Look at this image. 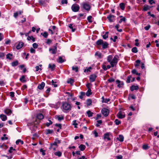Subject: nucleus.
I'll return each instance as SVG.
<instances>
[{"label": "nucleus", "instance_id": "nucleus-1", "mask_svg": "<svg viewBox=\"0 0 159 159\" xmlns=\"http://www.w3.org/2000/svg\"><path fill=\"white\" fill-rule=\"evenodd\" d=\"M118 58V56L117 55L115 56L113 58L112 55H109L107 57V61L110 62L111 66L113 67L117 64Z\"/></svg>", "mask_w": 159, "mask_h": 159}, {"label": "nucleus", "instance_id": "nucleus-2", "mask_svg": "<svg viewBox=\"0 0 159 159\" xmlns=\"http://www.w3.org/2000/svg\"><path fill=\"white\" fill-rule=\"evenodd\" d=\"M72 106L68 102L63 103L62 104V110L64 112H69L71 110Z\"/></svg>", "mask_w": 159, "mask_h": 159}, {"label": "nucleus", "instance_id": "nucleus-3", "mask_svg": "<svg viewBox=\"0 0 159 159\" xmlns=\"http://www.w3.org/2000/svg\"><path fill=\"white\" fill-rule=\"evenodd\" d=\"M96 44L98 45H102V47L103 49H105L107 48L108 44L106 42H104L102 39H99L96 42Z\"/></svg>", "mask_w": 159, "mask_h": 159}, {"label": "nucleus", "instance_id": "nucleus-4", "mask_svg": "<svg viewBox=\"0 0 159 159\" xmlns=\"http://www.w3.org/2000/svg\"><path fill=\"white\" fill-rule=\"evenodd\" d=\"M81 6L84 9L88 11H89L90 9L91 6L88 2H83L81 4Z\"/></svg>", "mask_w": 159, "mask_h": 159}, {"label": "nucleus", "instance_id": "nucleus-5", "mask_svg": "<svg viewBox=\"0 0 159 159\" xmlns=\"http://www.w3.org/2000/svg\"><path fill=\"white\" fill-rule=\"evenodd\" d=\"M80 6L79 5L77 4H73L71 7L72 11L74 12H77L80 9Z\"/></svg>", "mask_w": 159, "mask_h": 159}, {"label": "nucleus", "instance_id": "nucleus-6", "mask_svg": "<svg viewBox=\"0 0 159 159\" xmlns=\"http://www.w3.org/2000/svg\"><path fill=\"white\" fill-rule=\"evenodd\" d=\"M49 51L52 54H56L57 52V47L55 46L53 48H51L49 49Z\"/></svg>", "mask_w": 159, "mask_h": 159}, {"label": "nucleus", "instance_id": "nucleus-7", "mask_svg": "<svg viewBox=\"0 0 159 159\" xmlns=\"http://www.w3.org/2000/svg\"><path fill=\"white\" fill-rule=\"evenodd\" d=\"M102 114L105 116H107L109 114V110L105 108H103L101 111Z\"/></svg>", "mask_w": 159, "mask_h": 159}, {"label": "nucleus", "instance_id": "nucleus-8", "mask_svg": "<svg viewBox=\"0 0 159 159\" xmlns=\"http://www.w3.org/2000/svg\"><path fill=\"white\" fill-rule=\"evenodd\" d=\"M111 135V133L108 132L107 133L104 134V139H107V140L109 141L111 140V139L110 138V136Z\"/></svg>", "mask_w": 159, "mask_h": 159}, {"label": "nucleus", "instance_id": "nucleus-9", "mask_svg": "<svg viewBox=\"0 0 159 159\" xmlns=\"http://www.w3.org/2000/svg\"><path fill=\"white\" fill-rule=\"evenodd\" d=\"M115 16L113 15H110L107 16V18L109 21L110 22H114L115 20Z\"/></svg>", "mask_w": 159, "mask_h": 159}, {"label": "nucleus", "instance_id": "nucleus-10", "mask_svg": "<svg viewBox=\"0 0 159 159\" xmlns=\"http://www.w3.org/2000/svg\"><path fill=\"white\" fill-rule=\"evenodd\" d=\"M28 126H30V129L31 130H34L36 128V126L34 124V123H29L28 124Z\"/></svg>", "mask_w": 159, "mask_h": 159}, {"label": "nucleus", "instance_id": "nucleus-11", "mask_svg": "<svg viewBox=\"0 0 159 159\" xmlns=\"http://www.w3.org/2000/svg\"><path fill=\"white\" fill-rule=\"evenodd\" d=\"M117 116L119 118L122 119L125 117V115L122 113L121 111H120L117 114Z\"/></svg>", "mask_w": 159, "mask_h": 159}, {"label": "nucleus", "instance_id": "nucleus-12", "mask_svg": "<svg viewBox=\"0 0 159 159\" xmlns=\"http://www.w3.org/2000/svg\"><path fill=\"white\" fill-rule=\"evenodd\" d=\"M96 76L95 75H92L90 77V80L91 82H94L96 78Z\"/></svg>", "mask_w": 159, "mask_h": 159}, {"label": "nucleus", "instance_id": "nucleus-13", "mask_svg": "<svg viewBox=\"0 0 159 159\" xmlns=\"http://www.w3.org/2000/svg\"><path fill=\"white\" fill-rule=\"evenodd\" d=\"M116 83L118 84L117 86L120 88L122 87V86L124 85V83L123 82H121L120 81L117 80H116Z\"/></svg>", "mask_w": 159, "mask_h": 159}, {"label": "nucleus", "instance_id": "nucleus-14", "mask_svg": "<svg viewBox=\"0 0 159 159\" xmlns=\"http://www.w3.org/2000/svg\"><path fill=\"white\" fill-rule=\"evenodd\" d=\"M24 43L22 42H20L16 46V48L19 49L21 48L23 46Z\"/></svg>", "mask_w": 159, "mask_h": 159}, {"label": "nucleus", "instance_id": "nucleus-15", "mask_svg": "<svg viewBox=\"0 0 159 159\" xmlns=\"http://www.w3.org/2000/svg\"><path fill=\"white\" fill-rule=\"evenodd\" d=\"M45 86V83L43 82H42L40 84L38 85V88L39 89H42Z\"/></svg>", "mask_w": 159, "mask_h": 159}, {"label": "nucleus", "instance_id": "nucleus-16", "mask_svg": "<svg viewBox=\"0 0 159 159\" xmlns=\"http://www.w3.org/2000/svg\"><path fill=\"white\" fill-rule=\"evenodd\" d=\"M138 86L133 85L131 87L130 89L131 91H133L134 90H137L139 89Z\"/></svg>", "mask_w": 159, "mask_h": 159}, {"label": "nucleus", "instance_id": "nucleus-17", "mask_svg": "<svg viewBox=\"0 0 159 159\" xmlns=\"http://www.w3.org/2000/svg\"><path fill=\"white\" fill-rule=\"evenodd\" d=\"M55 65L54 64H49L48 67L51 69L52 71L54 70L55 68Z\"/></svg>", "mask_w": 159, "mask_h": 159}, {"label": "nucleus", "instance_id": "nucleus-18", "mask_svg": "<svg viewBox=\"0 0 159 159\" xmlns=\"http://www.w3.org/2000/svg\"><path fill=\"white\" fill-rule=\"evenodd\" d=\"M0 117L3 121H5L7 119V117L5 115L1 114L0 115Z\"/></svg>", "mask_w": 159, "mask_h": 159}, {"label": "nucleus", "instance_id": "nucleus-19", "mask_svg": "<svg viewBox=\"0 0 159 159\" xmlns=\"http://www.w3.org/2000/svg\"><path fill=\"white\" fill-rule=\"evenodd\" d=\"M116 139L120 142H122L124 141V137L121 135H120L119 136V137L116 138Z\"/></svg>", "mask_w": 159, "mask_h": 159}, {"label": "nucleus", "instance_id": "nucleus-20", "mask_svg": "<svg viewBox=\"0 0 159 159\" xmlns=\"http://www.w3.org/2000/svg\"><path fill=\"white\" fill-rule=\"evenodd\" d=\"M53 145H55V146H57V143L56 142V141H54V142L52 144H50V147L49 148L50 149H53V150H55V148H53Z\"/></svg>", "mask_w": 159, "mask_h": 159}, {"label": "nucleus", "instance_id": "nucleus-21", "mask_svg": "<svg viewBox=\"0 0 159 159\" xmlns=\"http://www.w3.org/2000/svg\"><path fill=\"white\" fill-rule=\"evenodd\" d=\"M79 147L81 151H83L85 148L86 147L83 144H81Z\"/></svg>", "mask_w": 159, "mask_h": 159}, {"label": "nucleus", "instance_id": "nucleus-22", "mask_svg": "<svg viewBox=\"0 0 159 159\" xmlns=\"http://www.w3.org/2000/svg\"><path fill=\"white\" fill-rule=\"evenodd\" d=\"M43 115L41 113L39 114L37 116V118L39 120L43 119Z\"/></svg>", "mask_w": 159, "mask_h": 159}, {"label": "nucleus", "instance_id": "nucleus-23", "mask_svg": "<svg viewBox=\"0 0 159 159\" xmlns=\"http://www.w3.org/2000/svg\"><path fill=\"white\" fill-rule=\"evenodd\" d=\"M91 90L90 89H89L87 91L86 93V95L87 96H89L92 94Z\"/></svg>", "mask_w": 159, "mask_h": 159}, {"label": "nucleus", "instance_id": "nucleus-24", "mask_svg": "<svg viewBox=\"0 0 159 159\" xmlns=\"http://www.w3.org/2000/svg\"><path fill=\"white\" fill-rule=\"evenodd\" d=\"M12 54L11 53H8L6 55V58L9 60H11L12 59Z\"/></svg>", "mask_w": 159, "mask_h": 159}, {"label": "nucleus", "instance_id": "nucleus-25", "mask_svg": "<svg viewBox=\"0 0 159 159\" xmlns=\"http://www.w3.org/2000/svg\"><path fill=\"white\" fill-rule=\"evenodd\" d=\"M27 39L28 40H32L33 42H34L35 41V39L34 38V37L33 36H29L27 37Z\"/></svg>", "mask_w": 159, "mask_h": 159}, {"label": "nucleus", "instance_id": "nucleus-26", "mask_svg": "<svg viewBox=\"0 0 159 159\" xmlns=\"http://www.w3.org/2000/svg\"><path fill=\"white\" fill-rule=\"evenodd\" d=\"M136 64H134V66L136 67H138L139 66V64L140 63L141 61L139 60H137L136 61Z\"/></svg>", "mask_w": 159, "mask_h": 159}, {"label": "nucleus", "instance_id": "nucleus-27", "mask_svg": "<svg viewBox=\"0 0 159 159\" xmlns=\"http://www.w3.org/2000/svg\"><path fill=\"white\" fill-rule=\"evenodd\" d=\"M87 113L88 114V116L89 117L92 116L93 114V112H91V111L89 110L87 111Z\"/></svg>", "mask_w": 159, "mask_h": 159}, {"label": "nucleus", "instance_id": "nucleus-28", "mask_svg": "<svg viewBox=\"0 0 159 159\" xmlns=\"http://www.w3.org/2000/svg\"><path fill=\"white\" fill-rule=\"evenodd\" d=\"M132 73L133 74H136L137 75H140V73H139L137 72V71L135 69H134L132 71Z\"/></svg>", "mask_w": 159, "mask_h": 159}, {"label": "nucleus", "instance_id": "nucleus-29", "mask_svg": "<svg viewBox=\"0 0 159 159\" xmlns=\"http://www.w3.org/2000/svg\"><path fill=\"white\" fill-rule=\"evenodd\" d=\"M74 26H73V25L72 24H70L69 26V27L72 30V32H74L75 30V28H73Z\"/></svg>", "mask_w": 159, "mask_h": 159}, {"label": "nucleus", "instance_id": "nucleus-30", "mask_svg": "<svg viewBox=\"0 0 159 159\" xmlns=\"http://www.w3.org/2000/svg\"><path fill=\"white\" fill-rule=\"evenodd\" d=\"M7 114L10 115L11 113V111L9 109H7L4 111Z\"/></svg>", "mask_w": 159, "mask_h": 159}, {"label": "nucleus", "instance_id": "nucleus-31", "mask_svg": "<svg viewBox=\"0 0 159 159\" xmlns=\"http://www.w3.org/2000/svg\"><path fill=\"white\" fill-rule=\"evenodd\" d=\"M120 8L122 10H124L125 9V5L124 3H120Z\"/></svg>", "mask_w": 159, "mask_h": 159}, {"label": "nucleus", "instance_id": "nucleus-32", "mask_svg": "<svg viewBox=\"0 0 159 159\" xmlns=\"http://www.w3.org/2000/svg\"><path fill=\"white\" fill-rule=\"evenodd\" d=\"M74 82V80L70 78L67 81V83L69 84H70L71 85H72V84Z\"/></svg>", "mask_w": 159, "mask_h": 159}, {"label": "nucleus", "instance_id": "nucleus-33", "mask_svg": "<svg viewBox=\"0 0 159 159\" xmlns=\"http://www.w3.org/2000/svg\"><path fill=\"white\" fill-rule=\"evenodd\" d=\"M108 32H106L105 33V34L103 35V36H102V37L103 38V39H106L108 37Z\"/></svg>", "mask_w": 159, "mask_h": 159}, {"label": "nucleus", "instance_id": "nucleus-34", "mask_svg": "<svg viewBox=\"0 0 159 159\" xmlns=\"http://www.w3.org/2000/svg\"><path fill=\"white\" fill-rule=\"evenodd\" d=\"M41 34L43 35L45 38H47L48 36V33L46 32H45L43 33H41Z\"/></svg>", "mask_w": 159, "mask_h": 159}, {"label": "nucleus", "instance_id": "nucleus-35", "mask_svg": "<svg viewBox=\"0 0 159 159\" xmlns=\"http://www.w3.org/2000/svg\"><path fill=\"white\" fill-rule=\"evenodd\" d=\"M20 143L21 144H23L24 143L23 141L20 139L17 140L16 141V144H18Z\"/></svg>", "mask_w": 159, "mask_h": 159}, {"label": "nucleus", "instance_id": "nucleus-36", "mask_svg": "<svg viewBox=\"0 0 159 159\" xmlns=\"http://www.w3.org/2000/svg\"><path fill=\"white\" fill-rule=\"evenodd\" d=\"M53 130H50V129H48L46 130V134H52L53 133Z\"/></svg>", "mask_w": 159, "mask_h": 159}, {"label": "nucleus", "instance_id": "nucleus-37", "mask_svg": "<svg viewBox=\"0 0 159 159\" xmlns=\"http://www.w3.org/2000/svg\"><path fill=\"white\" fill-rule=\"evenodd\" d=\"M114 122L115 124L117 125H118L121 123L120 121L118 119H116L115 120Z\"/></svg>", "mask_w": 159, "mask_h": 159}, {"label": "nucleus", "instance_id": "nucleus-38", "mask_svg": "<svg viewBox=\"0 0 159 159\" xmlns=\"http://www.w3.org/2000/svg\"><path fill=\"white\" fill-rule=\"evenodd\" d=\"M18 64V61H15L11 63V65L13 66H16Z\"/></svg>", "mask_w": 159, "mask_h": 159}, {"label": "nucleus", "instance_id": "nucleus-39", "mask_svg": "<svg viewBox=\"0 0 159 159\" xmlns=\"http://www.w3.org/2000/svg\"><path fill=\"white\" fill-rule=\"evenodd\" d=\"M54 154L55 155L58 156L59 157L61 156V153L60 151L55 152Z\"/></svg>", "mask_w": 159, "mask_h": 159}, {"label": "nucleus", "instance_id": "nucleus-40", "mask_svg": "<svg viewBox=\"0 0 159 159\" xmlns=\"http://www.w3.org/2000/svg\"><path fill=\"white\" fill-rule=\"evenodd\" d=\"M85 95V93L84 92H80V95L79 96V97L81 99H82L84 96Z\"/></svg>", "mask_w": 159, "mask_h": 159}, {"label": "nucleus", "instance_id": "nucleus-41", "mask_svg": "<svg viewBox=\"0 0 159 159\" xmlns=\"http://www.w3.org/2000/svg\"><path fill=\"white\" fill-rule=\"evenodd\" d=\"M87 105L88 106L90 105L92 103V101L90 99H88L87 100Z\"/></svg>", "mask_w": 159, "mask_h": 159}, {"label": "nucleus", "instance_id": "nucleus-42", "mask_svg": "<svg viewBox=\"0 0 159 159\" xmlns=\"http://www.w3.org/2000/svg\"><path fill=\"white\" fill-rule=\"evenodd\" d=\"M92 17L91 16H89L88 17L87 20L89 22L91 23L92 22Z\"/></svg>", "mask_w": 159, "mask_h": 159}, {"label": "nucleus", "instance_id": "nucleus-43", "mask_svg": "<svg viewBox=\"0 0 159 159\" xmlns=\"http://www.w3.org/2000/svg\"><path fill=\"white\" fill-rule=\"evenodd\" d=\"M72 70H75L76 72H77L78 71V68L76 66H73L72 67Z\"/></svg>", "mask_w": 159, "mask_h": 159}, {"label": "nucleus", "instance_id": "nucleus-44", "mask_svg": "<svg viewBox=\"0 0 159 159\" xmlns=\"http://www.w3.org/2000/svg\"><path fill=\"white\" fill-rule=\"evenodd\" d=\"M132 52L136 53L138 52V50L136 47H134L132 48Z\"/></svg>", "mask_w": 159, "mask_h": 159}, {"label": "nucleus", "instance_id": "nucleus-45", "mask_svg": "<svg viewBox=\"0 0 159 159\" xmlns=\"http://www.w3.org/2000/svg\"><path fill=\"white\" fill-rule=\"evenodd\" d=\"M57 118L59 121H61L64 119V117L62 116H57Z\"/></svg>", "mask_w": 159, "mask_h": 159}, {"label": "nucleus", "instance_id": "nucleus-46", "mask_svg": "<svg viewBox=\"0 0 159 159\" xmlns=\"http://www.w3.org/2000/svg\"><path fill=\"white\" fill-rule=\"evenodd\" d=\"M64 61V60L61 57H60L59 58L58 62L59 63H62Z\"/></svg>", "mask_w": 159, "mask_h": 159}, {"label": "nucleus", "instance_id": "nucleus-47", "mask_svg": "<svg viewBox=\"0 0 159 159\" xmlns=\"http://www.w3.org/2000/svg\"><path fill=\"white\" fill-rule=\"evenodd\" d=\"M20 80L22 82H25L26 81L25 80V77L24 76H22L21 78L20 79Z\"/></svg>", "mask_w": 159, "mask_h": 159}, {"label": "nucleus", "instance_id": "nucleus-48", "mask_svg": "<svg viewBox=\"0 0 159 159\" xmlns=\"http://www.w3.org/2000/svg\"><path fill=\"white\" fill-rule=\"evenodd\" d=\"M119 26V25H117L115 26V28L119 32H121L122 31V30L121 29H118Z\"/></svg>", "mask_w": 159, "mask_h": 159}, {"label": "nucleus", "instance_id": "nucleus-49", "mask_svg": "<svg viewBox=\"0 0 159 159\" xmlns=\"http://www.w3.org/2000/svg\"><path fill=\"white\" fill-rule=\"evenodd\" d=\"M110 100L109 98H105L104 100H102V102L107 103Z\"/></svg>", "mask_w": 159, "mask_h": 159}, {"label": "nucleus", "instance_id": "nucleus-50", "mask_svg": "<svg viewBox=\"0 0 159 159\" xmlns=\"http://www.w3.org/2000/svg\"><path fill=\"white\" fill-rule=\"evenodd\" d=\"M6 134H4L3 137L1 138V139L2 140H6L8 138L7 137H6Z\"/></svg>", "mask_w": 159, "mask_h": 159}, {"label": "nucleus", "instance_id": "nucleus-51", "mask_svg": "<svg viewBox=\"0 0 159 159\" xmlns=\"http://www.w3.org/2000/svg\"><path fill=\"white\" fill-rule=\"evenodd\" d=\"M95 55L98 56L99 58L101 57V54L99 52H96L95 53Z\"/></svg>", "mask_w": 159, "mask_h": 159}, {"label": "nucleus", "instance_id": "nucleus-52", "mask_svg": "<svg viewBox=\"0 0 159 159\" xmlns=\"http://www.w3.org/2000/svg\"><path fill=\"white\" fill-rule=\"evenodd\" d=\"M149 9V7L148 6H144L143 10L144 11H147Z\"/></svg>", "mask_w": 159, "mask_h": 159}, {"label": "nucleus", "instance_id": "nucleus-53", "mask_svg": "<svg viewBox=\"0 0 159 159\" xmlns=\"http://www.w3.org/2000/svg\"><path fill=\"white\" fill-rule=\"evenodd\" d=\"M15 149L13 148L12 147H10V149L9 150V152L11 153L13 151H15Z\"/></svg>", "mask_w": 159, "mask_h": 159}, {"label": "nucleus", "instance_id": "nucleus-54", "mask_svg": "<svg viewBox=\"0 0 159 159\" xmlns=\"http://www.w3.org/2000/svg\"><path fill=\"white\" fill-rule=\"evenodd\" d=\"M40 151L42 153V155L43 156H44L45 155V151L43 150L41 148L40 150Z\"/></svg>", "mask_w": 159, "mask_h": 159}, {"label": "nucleus", "instance_id": "nucleus-55", "mask_svg": "<svg viewBox=\"0 0 159 159\" xmlns=\"http://www.w3.org/2000/svg\"><path fill=\"white\" fill-rule=\"evenodd\" d=\"M131 77L130 76H128L127 77V80H126V82L127 83H129L130 82V81L131 80Z\"/></svg>", "mask_w": 159, "mask_h": 159}, {"label": "nucleus", "instance_id": "nucleus-56", "mask_svg": "<svg viewBox=\"0 0 159 159\" xmlns=\"http://www.w3.org/2000/svg\"><path fill=\"white\" fill-rule=\"evenodd\" d=\"M148 146L147 145H144L143 146V148L145 150L148 149Z\"/></svg>", "mask_w": 159, "mask_h": 159}, {"label": "nucleus", "instance_id": "nucleus-57", "mask_svg": "<svg viewBox=\"0 0 159 159\" xmlns=\"http://www.w3.org/2000/svg\"><path fill=\"white\" fill-rule=\"evenodd\" d=\"M92 69V67H89L88 68H87L86 69H85L84 72H85L86 71L87 72H89L90 71V70Z\"/></svg>", "mask_w": 159, "mask_h": 159}, {"label": "nucleus", "instance_id": "nucleus-58", "mask_svg": "<svg viewBox=\"0 0 159 159\" xmlns=\"http://www.w3.org/2000/svg\"><path fill=\"white\" fill-rule=\"evenodd\" d=\"M126 20V19L124 17L123 18L121 19L119 21V22L120 23H121L122 21H125Z\"/></svg>", "mask_w": 159, "mask_h": 159}, {"label": "nucleus", "instance_id": "nucleus-59", "mask_svg": "<svg viewBox=\"0 0 159 159\" xmlns=\"http://www.w3.org/2000/svg\"><path fill=\"white\" fill-rule=\"evenodd\" d=\"M49 122H47L46 123V125L47 126H49L50 125H51L52 123V122L51 120H49Z\"/></svg>", "mask_w": 159, "mask_h": 159}, {"label": "nucleus", "instance_id": "nucleus-60", "mask_svg": "<svg viewBox=\"0 0 159 159\" xmlns=\"http://www.w3.org/2000/svg\"><path fill=\"white\" fill-rule=\"evenodd\" d=\"M150 27H151L150 25H148L144 27V29L146 30H148L150 29Z\"/></svg>", "mask_w": 159, "mask_h": 159}, {"label": "nucleus", "instance_id": "nucleus-61", "mask_svg": "<svg viewBox=\"0 0 159 159\" xmlns=\"http://www.w3.org/2000/svg\"><path fill=\"white\" fill-rule=\"evenodd\" d=\"M33 46L34 48H38V45L36 43H34L33 44Z\"/></svg>", "mask_w": 159, "mask_h": 159}, {"label": "nucleus", "instance_id": "nucleus-62", "mask_svg": "<svg viewBox=\"0 0 159 159\" xmlns=\"http://www.w3.org/2000/svg\"><path fill=\"white\" fill-rule=\"evenodd\" d=\"M10 95L11 98H13L14 96V93L13 92H11L10 93Z\"/></svg>", "mask_w": 159, "mask_h": 159}, {"label": "nucleus", "instance_id": "nucleus-63", "mask_svg": "<svg viewBox=\"0 0 159 159\" xmlns=\"http://www.w3.org/2000/svg\"><path fill=\"white\" fill-rule=\"evenodd\" d=\"M93 132L95 137H97L98 136V133L96 131H94Z\"/></svg>", "mask_w": 159, "mask_h": 159}, {"label": "nucleus", "instance_id": "nucleus-64", "mask_svg": "<svg viewBox=\"0 0 159 159\" xmlns=\"http://www.w3.org/2000/svg\"><path fill=\"white\" fill-rule=\"evenodd\" d=\"M61 2L62 4H66L67 3V0H62Z\"/></svg>", "mask_w": 159, "mask_h": 159}]
</instances>
